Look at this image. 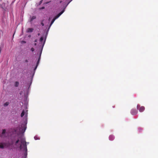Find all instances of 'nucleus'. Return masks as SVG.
Wrapping results in <instances>:
<instances>
[{
    "instance_id": "obj_1",
    "label": "nucleus",
    "mask_w": 158,
    "mask_h": 158,
    "mask_svg": "<svg viewBox=\"0 0 158 158\" xmlns=\"http://www.w3.org/2000/svg\"><path fill=\"white\" fill-rule=\"evenodd\" d=\"M21 144L20 146V148L21 150L23 149L25 151V154H27V148L26 144V142L25 139H22L21 140Z\"/></svg>"
},
{
    "instance_id": "obj_2",
    "label": "nucleus",
    "mask_w": 158,
    "mask_h": 158,
    "mask_svg": "<svg viewBox=\"0 0 158 158\" xmlns=\"http://www.w3.org/2000/svg\"><path fill=\"white\" fill-rule=\"evenodd\" d=\"M137 109H138L139 108V111L140 112H143L145 110V107L143 106H142L140 107V105H138L137 106Z\"/></svg>"
},
{
    "instance_id": "obj_3",
    "label": "nucleus",
    "mask_w": 158,
    "mask_h": 158,
    "mask_svg": "<svg viewBox=\"0 0 158 158\" xmlns=\"http://www.w3.org/2000/svg\"><path fill=\"white\" fill-rule=\"evenodd\" d=\"M137 110L136 109H132L131 111V113L133 115H135L137 113Z\"/></svg>"
},
{
    "instance_id": "obj_4",
    "label": "nucleus",
    "mask_w": 158,
    "mask_h": 158,
    "mask_svg": "<svg viewBox=\"0 0 158 158\" xmlns=\"http://www.w3.org/2000/svg\"><path fill=\"white\" fill-rule=\"evenodd\" d=\"M64 10H62L61 12H60V13H59L58 15H57L54 18L55 19H57L61 14H62V13L64 12Z\"/></svg>"
},
{
    "instance_id": "obj_5",
    "label": "nucleus",
    "mask_w": 158,
    "mask_h": 158,
    "mask_svg": "<svg viewBox=\"0 0 158 158\" xmlns=\"http://www.w3.org/2000/svg\"><path fill=\"white\" fill-rule=\"evenodd\" d=\"M64 10H62L61 12H60V13H59L58 15H57L54 18L55 19H57L61 14H62V13L64 12Z\"/></svg>"
},
{
    "instance_id": "obj_6",
    "label": "nucleus",
    "mask_w": 158,
    "mask_h": 158,
    "mask_svg": "<svg viewBox=\"0 0 158 158\" xmlns=\"http://www.w3.org/2000/svg\"><path fill=\"white\" fill-rule=\"evenodd\" d=\"M6 132V130L5 129H3L2 131V132L1 134V135L0 136L2 137L3 136H5V133Z\"/></svg>"
},
{
    "instance_id": "obj_7",
    "label": "nucleus",
    "mask_w": 158,
    "mask_h": 158,
    "mask_svg": "<svg viewBox=\"0 0 158 158\" xmlns=\"http://www.w3.org/2000/svg\"><path fill=\"white\" fill-rule=\"evenodd\" d=\"M41 52H40V57H39V59L38 60V61H37V64H36V65L35 68L34 69V70H35L36 69V68H37V66H38V64H39V61H40V56H41Z\"/></svg>"
},
{
    "instance_id": "obj_8",
    "label": "nucleus",
    "mask_w": 158,
    "mask_h": 158,
    "mask_svg": "<svg viewBox=\"0 0 158 158\" xmlns=\"http://www.w3.org/2000/svg\"><path fill=\"white\" fill-rule=\"evenodd\" d=\"M22 127L23 128L22 131L23 132H24L26 129V126L25 125H23L22 126Z\"/></svg>"
},
{
    "instance_id": "obj_9",
    "label": "nucleus",
    "mask_w": 158,
    "mask_h": 158,
    "mask_svg": "<svg viewBox=\"0 0 158 158\" xmlns=\"http://www.w3.org/2000/svg\"><path fill=\"white\" fill-rule=\"evenodd\" d=\"M109 139L110 140H113L114 139V136L112 135H111L109 136Z\"/></svg>"
},
{
    "instance_id": "obj_10",
    "label": "nucleus",
    "mask_w": 158,
    "mask_h": 158,
    "mask_svg": "<svg viewBox=\"0 0 158 158\" xmlns=\"http://www.w3.org/2000/svg\"><path fill=\"white\" fill-rule=\"evenodd\" d=\"M33 29L32 28H29L27 29V31L28 32H32L33 31Z\"/></svg>"
},
{
    "instance_id": "obj_11",
    "label": "nucleus",
    "mask_w": 158,
    "mask_h": 158,
    "mask_svg": "<svg viewBox=\"0 0 158 158\" xmlns=\"http://www.w3.org/2000/svg\"><path fill=\"white\" fill-rule=\"evenodd\" d=\"M36 17L35 16H32L30 19V22H32L34 19H35Z\"/></svg>"
},
{
    "instance_id": "obj_12",
    "label": "nucleus",
    "mask_w": 158,
    "mask_h": 158,
    "mask_svg": "<svg viewBox=\"0 0 158 158\" xmlns=\"http://www.w3.org/2000/svg\"><path fill=\"white\" fill-rule=\"evenodd\" d=\"M25 114V112L24 110H23L21 114V117H23Z\"/></svg>"
},
{
    "instance_id": "obj_13",
    "label": "nucleus",
    "mask_w": 158,
    "mask_h": 158,
    "mask_svg": "<svg viewBox=\"0 0 158 158\" xmlns=\"http://www.w3.org/2000/svg\"><path fill=\"white\" fill-rule=\"evenodd\" d=\"M55 20L56 19H55L54 18L52 19L51 23L49 27H50L52 25L53 23H54Z\"/></svg>"
},
{
    "instance_id": "obj_14",
    "label": "nucleus",
    "mask_w": 158,
    "mask_h": 158,
    "mask_svg": "<svg viewBox=\"0 0 158 158\" xmlns=\"http://www.w3.org/2000/svg\"><path fill=\"white\" fill-rule=\"evenodd\" d=\"M19 85V82L18 81H16L15 83V86L16 87H18Z\"/></svg>"
},
{
    "instance_id": "obj_15",
    "label": "nucleus",
    "mask_w": 158,
    "mask_h": 158,
    "mask_svg": "<svg viewBox=\"0 0 158 158\" xmlns=\"http://www.w3.org/2000/svg\"><path fill=\"white\" fill-rule=\"evenodd\" d=\"M0 148H4V146L2 143H0Z\"/></svg>"
},
{
    "instance_id": "obj_16",
    "label": "nucleus",
    "mask_w": 158,
    "mask_h": 158,
    "mask_svg": "<svg viewBox=\"0 0 158 158\" xmlns=\"http://www.w3.org/2000/svg\"><path fill=\"white\" fill-rule=\"evenodd\" d=\"M9 104V102H6L4 104V106H7Z\"/></svg>"
},
{
    "instance_id": "obj_17",
    "label": "nucleus",
    "mask_w": 158,
    "mask_h": 158,
    "mask_svg": "<svg viewBox=\"0 0 158 158\" xmlns=\"http://www.w3.org/2000/svg\"><path fill=\"white\" fill-rule=\"evenodd\" d=\"M43 37H41L40 38V41L41 42L43 41Z\"/></svg>"
},
{
    "instance_id": "obj_18",
    "label": "nucleus",
    "mask_w": 158,
    "mask_h": 158,
    "mask_svg": "<svg viewBox=\"0 0 158 158\" xmlns=\"http://www.w3.org/2000/svg\"><path fill=\"white\" fill-rule=\"evenodd\" d=\"M42 2H43V0L40 1V2H39V5H40V4H41V3H42Z\"/></svg>"
},
{
    "instance_id": "obj_19",
    "label": "nucleus",
    "mask_w": 158,
    "mask_h": 158,
    "mask_svg": "<svg viewBox=\"0 0 158 158\" xmlns=\"http://www.w3.org/2000/svg\"><path fill=\"white\" fill-rule=\"evenodd\" d=\"M34 139H35V140H37V139H39V138H38L37 137V136H35L34 137Z\"/></svg>"
},
{
    "instance_id": "obj_20",
    "label": "nucleus",
    "mask_w": 158,
    "mask_h": 158,
    "mask_svg": "<svg viewBox=\"0 0 158 158\" xmlns=\"http://www.w3.org/2000/svg\"><path fill=\"white\" fill-rule=\"evenodd\" d=\"M19 142V139H18L16 142H15V144H17Z\"/></svg>"
},
{
    "instance_id": "obj_21",
    "label": "nucleus",
    "mask_w": 158,
    "mask_h": 158,
    "mask_svg": "<svg viewBox=\"0 0 158 158\" xmlns=\"http://www.w3.org/2000/svg\"><path fill=\"white\" fill-rule=\"evenodd\" d=\"M31 50L32 52H33L34 51V49L33 48H32Z\"/></svg>"
},
{
    "instance_id": "obj_22",
    "label": "nucleus",
    "mask_w": 158,
    "mask_h": 158,
    "mask_svg": "<svg viewBox=\"0 0 158 158\" xmlns=\"http://www.w3.org/2000/svg\"><path fill=\"white\" fill-rule=\"evenodd\" d=\"M41 24L42 25V26H44V23L42 22L41 23Z\"/></svg>"
},
{
    "instance_id": "obj_23",
    "label": "nucleus",
    "mask_w": 158,
    "mask_h": 158,
    "mask_svg": "<svg viewBox=\"0 0 158 158\" xmlns=\"http://www.w3.org/2000/svg\"><path fill=\"white\" fill-rule=\"evenodd\" d=\"M28 62V60L27 59H26L25 60V62Z\"/></svg>"
},
{
    "instance_id": "obj_24",
    "label": "nucleus",
    "mask_w": 158,
    "mask_h": 158,
    "mask_svg": "<svg viewBox=\"0 0 158 158\" xmlns=\"http://www.w3.org/2000/svg\"><path fill=\"white\" fill-rule=\"evenodd\" d=\"M44 8H45L43 6L42 7H41V9H44Z\"/></svg>"
},
{
    "instance_id": "obj_25",
    "label": "nucleus",
    "mask_w": 158,
    "mask_h": 158,
    "mask_svg": "<svg viewBox=\"0 0 158 158\" xmlns=\"http://www.w3.org/2000/svg\"><path fill=\"white\" fill-rule=\"evenodd\" d=\"M45 40H44V43H43V46H44V44H45Z\"/></svg>"
},
{
    "instance_id": "obj_26",
    "label": "nucleus",
    "mask_w": 158,
    "mask_h": 158,
    "mask_svg": "<svg viewBox=\"0 0 158 158\" xmlns=\"http://www.w3.org/2000/svg\"><path fill=\"white\" fill-rule=\"evenodd\" d=\"M35 42H37V40H35Z\"/></svg>"
},
{
    "instance_id": "obj_27",
    "label": "nucleus",
    "mask_w": 158,
    "mask_h": 158,
    "mask_svg": "<svg viewBox=\"0 0 158 158\" xmlns=\"http://www.w3.org/2000/svg\"><path fill=\"white\" fill-rule=\"evenodd\" d=\"M62 1H61L60 2V3H62Z\"/></svg>"
},
{
    "instance_id": "obj_28",
    "label": "nucleus",
    "mask_w": 158,
    "mask_h": 158,
    "mask_svg": "<svg viewBox=\"0 0 158 158\" xmlns=\"http://www.w3.org/2000/svg\"><path fill=\"white\" fill-rule=\"evenodd\" d=\"M38 35H40V33H38Z\"/></svg>"
},
{
    "instance_id": "obj_29",
    "label": "nucleus",
    "mask_w": 158,
    "mask_h": 158,
    "mask_svg": "<svg viewBox=\"0 0 158 158\" xmlns=\"http://www.w3.org/2000/svg\"><path fill=\"white\" fill-rule=\"evenodd\" d=\"M36 43H35V45H36Z\"/></svg>"
}]
</instances>
